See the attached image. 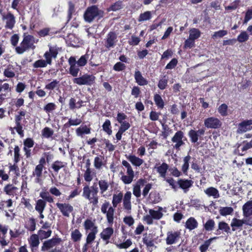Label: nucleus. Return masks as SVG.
<instances>
[{
    "mask_svg": "<svg viewBox=\"0 0 252 252\" xmlns=\"http://www.w3.org/2000/svg\"><path fill=\"white\" fill-rule=\"evenodd\" d=\"M205 194L210 197L212 196L214 198H218L220 197L219 190L214 187H209L204 190Z\"/></svg>",
    "mask_w": 252,
    "mask_h": 252,
    "instance_id": "nucleus-31",
    "label": "nucleus"
},
{
    "mask_svg": "<svg viewBox=\"0 0 252 252\" xmlns=\"http://www.w3.org/2000/svg\"><path fill=\"white\" fill-rule=\"evenodd\" d=\"M95 77L93 74L85 73L79 77L74 78L73 82L78 85L92 86L94 82Z\"/></svg>",
    "mask_w": 252,
    "mask_h": 252,
    "instance_id": "nucleus-8",
    "label": "nucleus"
},
{
    "mask_svg": "<svg viewBox=\"0 0 252 252\" xmlns=\"http://www.w3.org/2000/svg\"><path fill=\"white\" fill-rule=\"evenodd\" d=\"M215 226V222L213 219H209L203 224L204 229L206 231H212L214 230Z\"/></svg>",
    "mask_w": 252,
    "mask_h": 252,
    "instance_id": "nucleus-47",
    "label": "nucleus"
},
{
    "mask_svg": "<svg viewBox=\"0 0 252 252\" xmlns=\"http://www.w3.org/2000/svg\"><path fill=\"white\" fill-rule=\"evenodd\" d=\"M9 179V175L5 173L3 169H0V184H2L3 181H7Z\"/></svg>",
    "mask_w": 252,
    "mask_h": 252,
    "instance_id": "nucleus-63",
    "label": "nucleus"
},
{
    "mask_svg": "<svg viewBox=\"0 0 252 252\" xmlns=\"http://www.w3.org/2000/svg\"><path fill=\"white\" fill-rule=\"evenodd\" d=\"M100 192L101 194H103L108 189L109 184L105 180H100L98 182Z\"/></svg>",
    "mask_w": 252,
    "mask_h": 252,
    "instance_id": "nucleus-44",
    "label": "nucleus"
},
{
    "mask_svg": "<svg viewBox=\"0 0 252 252\" xmlns=\"http://www.w3.org/2000/svg\"><path fill=\"white\" fill-rule=\"evenodd\" d=\"M62 239L59 237H53L51 239L45 241L41 248V252H46L51 250L54 247H55L61 243Z\"/></svg>",
    "mask_w": 252,
    "mask_h": 252,
    "instance_id": "nucleus-9",
    "label": "nucleus"
},
{
    "mask_svg": "<svg viewBox=\"0 0 252 252\" xmlns=\"http://www.w3.org/2000/svg\"><path fill=\"white\" fill-rule=\"evenodd\" d=\"M234 210L231 207H221L219 209V213L222 216L231 215Z\"/></svg>",
    "mask_w": 252,
    "mask_h": 252,
    "instance_id": "nucleus-42",
    "label": "nucleus"
},
{
    "mask_svg": "<svg viewBox=\"0 0 252 252\" xmlns=\"http://www.w3.org/2000/svg\"><path fill=\"white\" fill-rule=\"evenodd\" d=\"M56 205L64 217H69L70 214L73 211V207L68 203L57 202Z\"/></svg>",
    "mask_w": 252,
    "mask_h": 252,
    "instance_id": "nucleus-13",
    "label": "nucleus"
},
{
    "mask_svg": "<svg viewBox=\"0 0 252 252\" xmlns=\"http://www.w3.org/2000/svg\"><path fill=\"white\" fill-rule=\"evenodd\" d=\"M154 169L156 170L160 177L165 178L167 171L169 169V165L166 162H163L161 163L159 162L155 164Z\"/></svg>",
    "mask_w": 252,
    "mask_h": 252,
    "instance_id": "nucleus-17",
    "label": "nucleus"
},
{
    "mask_svg": "<svg viewBox=\"0 0 252 252\" xmlns=\"http://www.w3.org/2000/svg\"><path fill=\"white\" fill-rule=\"evenodd\" d=\"M168 84V77L166 75H164L163 77L160 78L158 84V88L161 90H164L166 88Z\"/></svg>",
    "mask_w": 252,
    "mask_h": 252,
    "instance_id": "nucleus-50",
    "label": "nucleus"
},
{
    "mask_svg": "<svg viewBox=\"0 0 252 252\" xmlns=\"http://www.w3.org/2000/svg\"><path fill=\"white\" fill-rule=\"evenodd\" d=\"M104 14V11L99 9L97 6L93 5L87 8L84 14V18L86 22H91L96 17L98 19L102 18Z\"/></svg>",
    "mask_w": 252,
    "mask_h": 252,
    "instance_id": "nucleus-6",
    "label": "nucleus"
},
{
    "mask_svg": "<svg viewBox=\"0 0 252 252\" xmlns=\"http://www.w3.org/2000/svg\"><path fill=\"white\" fill-rule=\"evenodd\" d=\"M68 3V10L67 12V18L68 21H69L72 18V14L75 12V5L72 1H69Z\"/></svg>",
    "mask_w": 252,
    "mask_h": 252,
    "instance_id": "nucleus-57",
    "label": "nucleus"
},
{
    "mask_svg": "<svg viewBox=\"0 0 252 252\" xmlns=\"http://www.w3.org/2000/svg\"><path fill=\"white\" fill-rule=\"evenodd\" d=\"M68 63L69 65L68 73L73 77L76 78L78 76L80 71L79 66L76 63V59L74 57H70L68 59Z\"/></svg>",
    "mask_w": 252,
    "mask_h": 252,
    "instance_id": "nucleus-14",
    "label": "nucleus"
},
{
    "mask_svg": "<svg viewBox=\"0 0 252 252\" xmlns=\"http://www.w3.org/2000/svg\"><path fill=\"white\" fill-rule=\"evenodd\" d=\"M154 100L158 108L161 109L163 108L164 102L160 95L155 94L154 95Z\"/></svg>",
    "mask_w": 252,
    "mask_h": 252,
    "instance_id": "nucleus-39",
    "label": "nucleus"
},
{
    "mask_svg": "<svg viewBox=\"0 0 252 252\" xmlns=\"http://www.w3.org/2000/svg\"><path fill=\"white\" fill-rule=\"evenodd\" d=\"M126 173L127 175H124L123 173L121 172L123 175L121 179L125 184H129L132 182L134 177V173L132 167L126 169Z\"/></svg>",
    "mask_w": 252,
    "mask_h": 252,
    "instance_id": "nucleus-20",
    "label": "nucleus"
},
{
    "mask_svg": "<svg viewBox=\"0 0 252 252\" xmlns=\"http://www.w3.org/2000/svg\"><path fill=\"white\" fill-rule=\"evenodd\" d=\"M83 226L87 233L90 231L87 234L86 239V243L82 247V252H87L89 249V245H91L96 238V235L98 232V227L95 224V220L93 221L91 219H86L83 223Z\"/></svg>",
    "mask_w": 252,
    "mask_h": 252,
    "instance_id": "nucleus-2",
    "label": "nucleus"
},
{
    "mask_svg": "<svg viewBox=\"0 0 252 252\" xmlns=\"http://www.w3.org/2000/svg\"><path fill=\"white\" fill-rule=\"evenodd\" d=\"M53 130L48 127H44L42 130V136L46 138L51 137L53 135Z\"/></svg>",
    "mask_w": 252,
    "mask_h": 252,
    "instance_id": "nucleus-58",
    "label": "nucleus"
},
{
    "mask_svg": "<svg viewBox=\"0 0 252 252\" xmlns=\"http://www.w3.org/2000/svg\"><path fill=\"white\" fill-rule=\"evenodd\" d=\"M190 159L191 157L189 155L186 156L183 159L184 164L182 166V171L186 175L187 174L188 170L189 168V162Z\"/></svg>",
    "mask_w": 252,
    "mask_h": 252,
    "instance_id": "nucleus-49",
    "label": "nucleus"
},
{
    "mask_svg": "<svg viewBox=\"0 0 252 252\" xmlns=\"http://www.w3.org/2000/svg\"><path fill=\"white\" fill-rule=\"evenodd\" d=\"M82 237V234L78 229H75L71 232V238L74 242H77L80 241Z\"/></svg>",
    "mask_w": 252,
    "mask_h": 252,
    "instance_id": "nucleus-46",
    "label": "nucleus"
},
{
    "mask_svg": "<svg viewBox=\"0 0 252 252\" xmlns=\"http://www.w3.org/2000/svg\"><path fill=\"white\" fill-rule=\"evenodd\" d=\"M104 157L103 156H99L95 157L94 159V166L97 169H100L103 165H105L103 162Z\"/></svg>",
    "mask_w": 252,
    "mask_h": 252,
    "instance_id": "nucleus-41",
    "label": "nucleus"
},
{
    "mask_svg": "<svg viewBox=\"0 0 252 252\" xmlns=\"http://www.w3.org/2000/svg\"><path fill=\"white\" fill-rule=\"evenodd\" d=\"M132 245L131 239H128L125 242L122 243L121 241H118L117 246L119 249H127Z\"/></svg>",
    "mask_w": 252,
    "mask_h": 252,
    "instance_id": "nucleus-55",
    "label": "nucleus"
},
{
    "mask_svg": "<svg viewBox=\"0 0 252 252\" xmlns=\"http://www.w3.org/2000/svg\"><path fill=\"white\" fill-rule=\"evenodd\" d=\"M39 197L41 198L38 199L35 205V210L36 211H44L47 202L50 203L54 202V197L49 194L45 188L42 189L39 193Z\"/></svg>",
    "mask_w": 252,
    "mask_h": 252,
    "instance_id": "nucleus-5",
    "label": "nucleus"
},
{
    "mask_svg": "<svg viewBox=\"0 0 252 252\" xmlns=\"http://www.w3.org/2000/svg\"><path fill=\"white\" fill-rule=\"evenodd\" d=\"M103 130L106 132L108 135L112 134V129L111 126V122L109 120L107 119L102 125Z\"/></svg>",
    "mask_w": 252,
    "mask_h": 252,
    "instance_id": "nucleus-54",
    "label": "nucleus"
},
{
    "mask_svg": "<svg viewBox=\"0 0 252 252\" xmlns=\"http://www.w3.org/2000/svg\"><path fill=\"white\" fill-rule=\"evenodd\" d=\"M218 112L222 117H225L228 115V106L225 104H221L218 108Z\"/></svg>",
    "mask_w": 252,
    "mask_h": 252,
    "instance_id": "nucleus-53",
    "label": "nucleus"
},
{
    "mask_svg": "<svg viewBox=\"0 0 252 252\" xmlns=\"http://www.w3.org/2000/svg\"><path fill=\"white\" fill-rule=\"evenodd\" d=\"M27 230L30 232L34 231L36 229V220L33 217L30 218L28 223L25 225Z\"/></svg>",
    "mask_w": 252,
    "mask_h": 252,
    "instance_id": "nucleus-36",
    "label": "nucleus"
},
{
    "mask_svg": "<svg viewBox=\"0 0 252 252\" xmlns=\"http://www.w3.org/2000/svg\"><path fill=\"white\" fill-rule=\"evenodd\" d=\"M39 239L40 238L37 234H33L30 236L28 242L32 251L33 252L34 249L38 248L40 244Z\"/></svg>",
    "mask_w": 252,
    "mask_h": 252,
    "instance_id": "nucleus-22",
    "label": "nucleus"
},
{
    "mask_svg": "<svg viewBox=\"0 0 252 252\" xmlns=\"http://www.w3.org/2000/svg\"><path fill=\"white\" fill-rule=\"evenodd\" d=\"M24 37L21 44V45H24L28 49L31 47L32 45H33L34 42V37L33 36L31 35H25V32L24 33Z\"/></svg>",
    "mask_w": 252,
    "mask_h": 252,
    "instance_id": "nucleus-33",
    "label": "nucleus"
},
{
    "mask_svg": "<svg viewBox=\"0 0 252 252\" xmlns=\"http://www.w3.org/2000/svg\"><path fill=\"white\" fill-rule=\"evenodd\" d=\"M66 165V163L57 160L53 162L51 167L53 169V172L57 174L59 173V170L65 167Z\"/></svg>",
    "mask_w": 252,
    "mask_h": 252,
    "instance_id": "nucleus-29",
    "label": "nucleus"
},
{
    "mask_svg": "<svg viewBox=\"0 0 252 252\" xmlns=\"http://www.w3.org/2000/svg\"><path fill=\"white\" fill-rule=\"evenodd\" d=\"M47 63L44 60H38L35 61L33 64V66L34 68H41L45 67L47 66Z\"/></svg>",
    "mask_w": 252,
    "mask_h": 252,
    "instance_id": "nucleus-61",
    "label": "nucleus"
},
{
    "mask_svg": "<svg viewBox=\"0 0 252 252\" xmlns=\"http://www.w3.org/2000/svg\"><path fill=\"white\" fill-rule=\"evenodd\" d=\"M142 241L146 246L147 250L150 252L153 251V248H157V246L155 245V240L153 238L151 234H146L142 238Z\"/></svg>",
    "mask_w": 252,
    "mask_h": 252,
    "instance_id": "nucleus-18",
    "label": "nucleus"
},
{
    "mask_svg": "<svg viewBox=\"0 0 252 252\" xmlns=\"http://www.w3.org/2000/svg\"><path fill=\"white\" fill-rule=\"evenodd\" d=\"M165 181L174 191H177L180 188L185 193L189 191L193 184L192 180L187 179L180 178L178 179L176 182L173 178H169L166 179Z\"/></svg>",
    "mask_w": 252,
    "mask_h": 252,
    "instance_id": "nucleus-4",
    "label": "nucleus"
},
{
    "mask_svg": "<svg viewBox=\"0 0 252 252\" xmlns=\"http://www.w3.org/2000/svg\"><path fill=\"white\" fill-rule=\"evenodd\" d=\"M162 209L161 207H159V210L158 211L150 209L149 211V213L153 219L159 220L163 217V214L161 212Z\"/></svg>",
    "mask_w": 252,
    "mask_h": 252,
    "instance_id": "nucleus-43",
    "label": "nucleus"
},
{
    "mask_svg": "<svg viewBox=\"0 0 252 252\" xmlns=\"http://www.w3.org/2000/svg\"><path fill=\"white\" fill-rule=\"evenodd\" d=\"M88 59V55H84L82 56L77 61H76V63L79 66H84L87 63Z\"/></svg>",
    "mask_w": 252,
    "mask_h": 252,
    "instance_id": "nucleus-59",
    "label": "nucleus"
},
{
    "mask_svg": "<svg viewBox=\"0 0 252 252\" xmlns=\"http://www.w3.org/2000/svg\"><path fill=\"white\" fill-rule=\"evenodd\" d=\"M250 126L251 125L248 120L242 121L238 125V127L237 130V133H242L248 130H251L250 127H248V126Z\"/></svg>",
    "mask_w": 252,
    "mask_h": 252,
    "instance_id": "nucleus-28",
    "label": "nucleus"
},
{
    "mask_svg": "<svg viewBox=\"0 0 252 252\" xmlns=\"http://www.w3.org/2000/svg\"><path fill=\"white\" fill-rule=\"evenodd\" d=\"M126 158L133 165L135 166H140L144 162L142 159L136 157L135 155H129L126 157Z\"/></svg>",
    "mask_w": 252,
    "mask_h": 252,
    "instance_id": "nucleus-32",
    "label": "nucleus"
},
{
    "mask_svg": "<svg viewBox=\"0 0 252 252\" xmlns=\"http://www.w3.org/2000/svg\"><path fill=\"white\" fill-rule=\"evenodd\" d=\"M152 17V13L151 11H147L140 14L138 21L143 22L150 20Z\"/></svg>",
    "mask_w": 252,
    "mask_h": 252,
    "instance_id": "nucleus-52",
    "label": "nucleus"
},
{
    "mask_svg": "<svg viewBox=\"0 0 252 252\" xmlns=\"http://www.w3.org/2000/svg\"><path fill=\"white\" fill-rule=\"evenodd\" d=\"M204 126L208 128L218 129L221 126L222 123L218 118L211 117L204 120Z\"/></svg>",
    "mask_w": 252,
    "mask_h": 252,
    "instance_id": "nucleus-12",
    "label": "nucleus"
},
{
    "mask_svg": "<svg viewBox=\"0 0 252 252\" xmlns=\"http://www.w3.org/2000/svg\"><path fill=\"white\" fill-rule=\"evenodd\" d=\"M178 63V60L176 58L172 59L165 66L166 69H172L174 68Z\"/></svg>",
    "mask_w": 252,
    "mask_h": 252,
    "instance_id": "nucleus-64",
    "label": "nucleus"
},
{
    "mask_svg": "<svg viewBox=\"0 0 252 252\" xmlns=\"http://www.w3.org/2000/svg\"><path fill=\"white\" fill-rule=\"evenodd\" d=\"M181 232L180 230L169 231L167 232V237L165 239L166 243L168 245H171L177 243L181 238Z\"/></svg>",
    "mask_w": 252,
    "mask_h": 252,
    "instance_id": "nucleus-11",
    "label": "nucleus"
},
{
    "mask_svg": "<svg viewBox=\"0 0 252 252\" xmlns=\"http://www.w3.org/2000/svg\"><path fill=\"white\" fill-rule=\"evenodd\" d=\"M246 223V220H240L236 218L232 219L230 226L232 227V230L235 231L237 229H241L244 224Z\"/></svg>",
    "mask_w": 252,
    "mask_h": 252,
    "instance_id": "nucleus-24",
    "label": "nucleus"
},
{
    "mask_svg": "<svg viewBox=\"0 0 252 252\" xmlns=\"http://www.w3.org/2000/svg\"><path fill=\"white\" fill-rule=\"evenodd\" d=\"M222 232H225L227 234L230 233V228L228 224L223 221H220L218 223V228L216 230V234L220 235Z\"/></svg>",
    "mask_w": 252,
    "mask_h": 252,
    "instance_id": "nucleus-26",
    "label": "nucleus"
},
{
    "mask_svg": "<svg viewBox=\"0 0 252 252\" xmlns=\"http://www.w3.org/2000/svg\"><path fill=\"white\" fill-rule=\"evenodd\" d=\"M18 190V188L13 184H8L3 189V191L6 194L12 196L17 195Z\"/></svg>",
    "mask_w": 252,
    "mask_h": 252,
    "instance_id": "nucleus-21",
    "label": "nucleus"
},
{
    "mask_svg": "<svg viewBox=\"0 0 252 252\" xmlns=\"http://www.w3.org/2000/svg\"><path fill=\"white\" fill-rule=\"evenodd\" d=\"M198 222L193 217L189 218L186 221L185 227L187 229L192 230L198 226Z\"/></svg>",
    "mask_w": 252,
    "mask_h": 252,
    "instance_id": "nucleus-30",
    "label": "nucleus"
},
{
    "mask_svg": "<svg viewBox=\"0 0 252 252\" xmlns=\"http://www.w3.org/2000/svg\"><path fill=\"white\" fill-rule=\"evenodd\" d=\"M134 76L135 82L138 85L140 86H145L148 84V81L142 76L140 71H135Z\"/></svg>",
    "mask_w": 252,
    "mask_h": 252,
    "instance_id": "nucleus-27",
    "label": "nucleus"
},
{
    "mask_svg": "<svg viewBox=\"0 0 252 252\" xmlns=\"http://www.w3.org/2000/svg\"><path fill=\"white\" fill-rule=\"evenodd\" d=\"M52 230L51 229H48L47 231L44 230L42 229H40L37 231V235H38L40 239L42 240L46 239L50 237L52 234Z\"/></svg>",
    "mask_w": 252,
    "mask_h": 252,
    "instance_id": "nucleus-37",
    "label": "nucleus"
},
{
    "mask_svg": "<svg viewBox=\"0 0 252 252\" xmlns=\"http://www.w3.org/2000/svg\"><path fill=\"white\" fill-rule=\"evenodd\" d=\"M91 129V128L86 125L82 126L76 129V133L77 136L83 137L84 134H90Z\"/></svg>",
    "mask_w": 252,
    "mask_h": 252,
    "instance_id": "nucleus-34",
    "label": "nucleus"
},
{
    "mask_svg": "<svg viewBox=\"0 0 252 252\" xmlns=\"http://www.w3.org/2000/svg\"><path fill=\"white\" fill-rule=\"evenodd\" d=\"M20 148L18 145H15L14 148L13 161L19 162L22 157L20 153Z\"/></svg>",
    "mask_w": 252,
    "mask_h": 252,
    "instance_id": "nucleus-48",
    "label": "nucleus"
},
{
    "mask_svg": "<svg viewBox=\"0 0 252 252\" xmlns=\"http://www.w3.org/2000/svg\"><path fill=\"white\" fill-rule=\"evenodd\" d=\"M149 198L154 204L158 203L161 200L159 193L156 191L151 192L149 194Z\"/></svg>",
    "mask_w": 252,
    "mask_h": 252,
    "instance_id": "nucleus-51",
    "label": "nucleus"
},
{
    "mask_svg": "<svg viewBox=\"0 0 252 252\" xmlns=\"http://www.w3.org/2000/svg\"><path fill=\"white\" fill-rule=\"evenodd\" d=\"M44 167L37 165L32 173V176L36 177V182H38L42 176V171Z\"/></svg>",
    "mask_w": 252,
    "mask_h": 252,
    "instance_id": "nucleus-35",
    "label": "nucleus"
},
{
    "mask_svg": "<svg viewBox=\"0 0 252 252\" xmlns=\"http://www.w3.org/2000/svg\"><path fill=\"white\" fill-rule=\"evenodd\" d=\"M205 132L204 128H202L198 130L190 129L188 132V135L190 138L191 142L192 143H197L199 138L203 136Z\"/></svg>",
    "mask_w": 252,
    "mask_h": 252,
    "instance_id": "nucleus-15",
    "label": "nucleus"
},
{
    "mask_svg": "<svg viewBox=\"0 0 252 252\" xmlns=\"http://www.w3.org/2000/svg\"><path fill=\"white\" fill-rule=\"evenodd\" d=\"M217 238V237H214L213 238H210L207 240H206L204 243L200 246L199 250L200 252H206L208 250L209 247L210 246L212 241L214 239H216Z\"/></svg>",
    "mask_w": 252,
    "mask_h": 252,
    "instance_id": "nucleus-45",
    "label": "nucleus"
},
{
    "mask_svg": "<svg viewBox=\"0 0 252 252\" xmlns=\"http://www.w3.org/2000/svg\"><path fill=\"white\" fill-rule=\"evenodd\" d=\"M0 13L2 16V19L6 20L5 27L11 30L14 27L15 23V17L13 14L10 12H8L6 15H5L4 14H2L0 11Z\"/></svg>",
    "mask_w": 252,
    "mask_h": 252,
    "instance_id": "nucleus-19",
    "label": "nucleus"
},
{
    "mask_svg": "<svg viewBox=\"0 0 252 252\" xmlns=\"http://www.w3.org/2000/svg\"><path fill=\"white\" fill-rule=\"evenodd\" d=\"M18 162H14V164L13 165H10L9 166V169L10 171L14 172V174L18 176L20 175V169L17 165Z\"/></svg>",
    "mask_w": 252,
    "mask_h": 252,
    "instance_id": "nucleus-62",
    "label": "nucleus"
},
{
    "mask_svg": "<svg viewBox=\"0 0 252 252\" xmlns=\"http://www.w3.org/2000/svg\"><path fill=\"white\" fill-rule=\"evenodd\" d=\"M123 8V1L121 0H118L107 8V12L110 11H116L120 10Z\"/></svg>",
    "mask_w": 252,
    "mask_h": 252,
    "instance_id": "nucleus-38",
    "label": "nucleus"
},
{
    "mask_svg": "<svg viewBox=\"0 0 252 252\" xmlns=\"http://www.w3.org/2000/svg\"><path fill=\"white\" fill-rule=\"evenodd\" d=\"M26 115L25 111H20L18 112V115L15 117V123L16 126L14 127H10L9 129L11 131L12 134H14L13 131L15 129L21 137L24 136V130L23 129V124H22V120Z\"/></svg>",
    "mask_w": 252,
    "mask_h": 252,
    "instance_id": "nucleus-7",
    "label": "nucleus"
},
{
    "mask_svg": "<svg viewBox=\"0 0 252 252\" xmlns=\"http://www.w3.org/2000/svg\"><path fill=\"white\" fill-rule=\"evenodd\" d=\"M98 189L96 183L89 187L86 185L83 189L82 196L86 199L89 200L90 203L94 208L98 206L99 197L98 196Z\"/></svg>",
    "mask_w": 252,
    "mask_h": 252,
    "instance_id": "nucleus-3",
    "label": "nucleus"
},
{
    "mask_svg": "<svg viewBox=\"0 0 252 252\" xmlns=\"http://www.w3.org/2000/svg\"><path fill=\"white\" fill-rule=\"evenodd\" d=\"M56 109V105L53 102L47 103L44 106L43 110L47 113H49L52 112Z\"/></svg>",
    "mask_w": 252,
    "mask_h": 252,
    "instance_id": "nucleus-60",
    "label": "nucleus"
},
{
    "mask_svg": "<svg viewBox=\"0 0 252 252\" xmlns=\"http://www.w3.org/2000/svg\"><path fill=\"white\" fill-rule=\"evenodd\" d=\"M116 38V32H109L105 43V46L108 49L113 47L115 45Z\"/></svg>",
    "mask_w": 252,
    "mask_h": 252,
    "instance_id": "nucleus-23",
    "label": "nucleus"
},
{
    "mask_svg": "<svg viewBox=\"0 0 252 252\" xmlns=\"http://www.w3.org/2000/svg\"><path fill=\"white\" fill-rule=\"evenodd\" d=\"M3 75L7 78H13L15 77V73L14 72V68L12 65H8L6 68L4 69Z\"/></svg>",
    "mask_w": 252,
    "mask_h": 252,
    "instance_id": "nucleus-40",
    "label": "nucleus"
},
{
    "mask_svg": "<svg viewBox=\"0 0 252 252\" xmlns=\"http://www.w3.org/2000/svg\"><path fill=\"white\" fill-rule=\"evenodd\" d=\"M109 227L104 228L102 232L100 233V237L105 243L106 245L108 244L110 241L109 240L114 234V229L109 224Z\"/></svg>",
    "mask_w": 252,
    "mask_h": 252,
    "instance_id": "nucleus-16",
    "label": "nucleus"
},
{
    "mask_svg": "<svg viewBox=\"0 0 252 252\" xmlns=\"http://www.w3.org/2000/svg\"><path fill=\"white\" fill-rule=\"evenodd\" d=\"M60 81L57 80H53V81L45 85V89L48 90H53L56 88H59Z\"/></svg>",
    "mask_w": 252,
    "mask_h": 252,
    "instance_id": "nucleus-56",
    "label": "nucleus"
},
{
    "mask_svg": "<svg viewBox=\"0 0 252 252\" xmlns=\"http://www.w3.org/2000/svg\"><path fill=\"white\" fill-rule=\"evenodd\" d=\"M186 139L183 131H177L171 139L172 142L175 143L173 148L177 150H180L181 146L185 144L184 140Z\"/></svg>",
    "mask_w": 252,
    "mask_h": 252,
    "instance_id": "nucleus-10",
    "label": "nucleus"
},
{
    "mask_svg": "<svg viewBox=\"0 0 252 252\" xmlns=\"http://www.w3.org/2000/svg\"><path fill=\"white\" fill-rule=\"evenodd\" d=\"M123 197V194L121 192L118 194H114L113 195L112 201V206H111L109 202L106 200H105L104 202L101 205V212L103 214L106 215L107 222L110 225H112L114 223L115 208L122 202Z\"/></svg>",
    "mask_w": 252,
    "mask_h": 252,
    "instance_id": "nucleus-1",
    "label": "nucleus"
},
{
    "mask_svg": "<svg viewBox=\"0 0 252 252\" xmlns=\"http://www.w3.org/2000/svg\"><path fill=\"white\" fill-rule=\"evenodd\" d=\"M243 215L247 218L252 215V200L246 202L242 207Z\"/></svg>",
    "mask_w": 252,
    "mask_h": 252,
    "instance_id": "nucleus-25",
    "label": "nucleus"
}]
</instances>
